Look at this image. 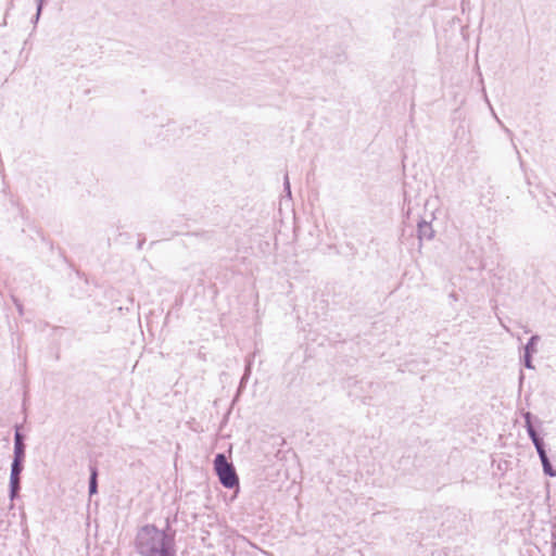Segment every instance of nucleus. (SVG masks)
Listing matches in <instances>:
<instances>
[{
	"instance_id": "obj_33",
	"label": "nucleus",
	"mask_w": 556,
	"mask_h": 556,
	"mask_svg": "<svg viewBox=\"0 0 556 556\" xmlns=\"http://www.w3.org/2000/svg\"><path fill=\"white\" fill-rule=\"evenodd\" d=\"M553 556H555V555H553Z\"/></svg>"
},
{
	"instance_id": "obj_31",
	"label": "nucleus",
	"mask_w": 556,
	"mask_h": 556,
	"mask_svg": "<svg viewBox=\"0 0 556 556\" xmlns=\"http://www.w3.org/2000/svg\"><path fill=\"white\" fill-rule=\"evenodd\" d=\"M519 379H520V380H521V379H523V374H522V371H520V377H519Z\"/></svg>"
},
{
	"instance_id": "obj_17",
	"label": "nucleus",
	"mask_w": 556,
	"mask_h": 556,
	"mask_svg": "<svg viewBox=\"0 0 556 556\" xmlns=\"http://www.w3.org/2000/svg\"><path fill=\"white\" fill-rule=\"evenodd\" d=\"M533 355L532 353H529V352H523L521 358H520V362L521 364L528 368V369H534V365H533Z\"/></svg>"
},
{
	"instance_id": "obj_11",
	"label": "nucleus",
	"mask_w": 556,
	"mask_h": 556,
	"mask_svg": "<svg viewBox=\"0 0 556 556\" xmlns=\"http://www.w3.org/2000/svg\"><path fill=\"white\" fill-rule=\"evenodd\" d=\"M186 236L189 238H199V239L207 242V241L213 240L215 232L213 230H203V231L188 232Z\"/></svg>"
},
{
	"instance_id": "obj_25",
	"label": "nucleus",
	"mask_w": 556,
	"mask_h": 556,
	"mask_svg": "<svg viewBox=\"0 0 556 556\" xmlns=\"http://www.w3.org/2000/svg\"><path fill=\"white\" fill-rule=\"evenodd\" d=\"M60 255L63 257L64 262L70 265V267H74L73 263L64 255L62 249H60Z\"/></svg>"
},
{
	"instance_id": "obj_16",
	"label": "nucleus",
	"mask_w": 556,
	"mask_h": 556,
	"mask_svg": "<svg viewBox=\"0 0 556 556\" xmlns=\"http://www.w3.org/2000/svg\"><path fill=\"white\" fill-rule=\"evenodd\" d=\"M26 447L27 446H13L12 459L25 462L26 460Z\"/></svg>"
},
{
	"instance_id": "obj_23",
	"label": "nucleus",
	"mask_w": 556,
	"mask_h": 556,
	"mask_svg": "<svg viewBox=\"0 0 556 556\" xmlns=\"http://www.w3.org/2000/svg\"><path fill=\"white\" fill-rule=\"evenodd\" d=\"M14 304H15L20 315H23V304L17 299H14Z\"/></svg>"
},
{
	"instance_id": "obj_27",
	"label": "nucleus",
	"mask_w": 556,
	"mask_h": 556,
	"mask_svg": "<svg viewBox=\"0 0 556 556\" xmlns=\"http://www.w3.org/2000/svg\"><path fill=\"white\" fill-rule=\"evenodd\" d=\"M144 242H146V237L140 238V239L138 240V243H137V249H138V250H141V249H142V247H143V244H144Z\"/></svg>"
},
{
	"instance_id": "obj_14",
	"label": "nucleus",
	"mask_w": 556,
	"mask_h": 556,
	"mask_svg": "<svg viewBox=\"0 0 556 556\" xmlns=\"http://www.w3.org/2000/svg\"><path fill=\"white\" fill-rule=\"evenodd\" d=\"M327 56L330 60H332V62L334 64H341L346 60V54L340 47H338L333 53L331 52V54H329Z\"/></svg>"
},
{
	"instance_id": "obj_12",
	"label": "nucleus",
	"mask_w": 556,
	"mask_h": 556,
	"mask_svg": "<svg viewBox=\"0 0 556 556\" xmlns=\"http://www.w3.org/2000/svg\"><path fill=\"white\" fill-rule=\"evenodd\" d=\"M540 462H541L543 472L545 476L551 477V478L556 477V468L553 466L549 457L541 459Z\"/></svg>"
},
{
	"instance_id": "obj_24",
	"label": "nucleus",
	"mask_w": 556,
	"mask_h": 556,
	"mask_svg": "<svg viewBox=\"0 0 556 556\" xmlns=\"http://www.w3.org/2000/svg\"><path fill=\"white\" fill-rule=\"evenodd\" d=\"M75 273H76V275H77V277H78V278H80V279H84V280H85V283H86V285L88 283V279H87L86 275H85L83 271H80V270H78V269H75Z\"/></svg>"
},
{
	"instance_id": "obj_28",
	"label": "nucleus",
	"mask_w": 556,
	"mask_h": 556,
	"mask_svg": "<svg viewBox=\"0 0 556 556\" xmlns=\"http://www.w3.org/2000/svg\"><path fill=\"white\" fill-rule=\"evenodd\" d=\"M48 3V0H36V7H42L45 8Z\"/></svg>"
},
{
	"instance_id": "obj_20",
	"label": "nucleus",
	"mask_w": 556,
	"mask_h": 556,
	"mask_svg": "<svg viewBox=\"0 0 556 556\" xmlns=\"http://www.w3.org/2000/svg\"><path fill=\"white\" fill-rule=\"evenodd\" d=\"M546 446H547L546 443H544V444L535 447V451L538 453L540 460L548 457Z\"/></svg>"
},
{
	"instance_id": "obj_13",
	"label": "nucleus",
	"mask_w": 556,
	"mask_h": 556,
	"mask_svg": "<svg viewBox=\"0 0 556 556\" xmlns=\"http://www.w3.org/2000/svg\"><path fill=\"white\" fill-rule=\"evenodd\" d=\"M25 462L12 459L10 466V476L21 477L24 470Z\"/></svg>"
},
{
	"instance_id": "obj_32",
	"label": "nucleus",
	"mask_w": 556,
	"mask_h": 556,
	"mask_svg": "<svg viewBox=\"0 0 556 556\" xmlns=\"http://www.w3.org/2000/svg\"><path fill=\"white\" fill-rule=\"evenodd\" d=\"M553 544V547L555 548L556 547V540L552 542Z\"/></svg>"
},
{
	"instance_id": "obj_4",
	"label": "nucleus",
	"mask_w": 556,
	"mask_h": 556,
	"mask_svg": "<svg viewBox=\"0 0 556 556\" xmlns=\"http://www.w3.org/2000/svg\"><path fill=\"white\" fill-rule=\"evenodd\" d=\"M417 239L419 241V247H421L422 242L430 241L434 238L435 230L432 227L431 222H427L424 218H420L417 223Z\"/></svg>"
},
{
	"instance_id": "obj_5",
	"label": "nucleus",
	"mask_w": 556,
	"mask_h": 556,
	"mask_svg": "<svg viewBox=\"0 0 556 556\" xmlns=\"http://www.w3.org/2000/svg\"><path fill=\"white\" fill-rule=\"evenodd\" d=\"M88 495L92 497L99 493V468L97 462L89 463Z\"/></svg>"
},
{
	"instance_id": "obj_9",
	"label": "nucleus",
	"mask_w": 556,
	"mask_h": 556,
	"mask_svg": "<svg viewBox=\"0 0 556 556\" xmlns=\"http://www.w3.org/2000/svg\"><path fill=\"white\" fill-rule=\"evenodd\" d=\"M250 375H251V368L249 365L245 366L244 368V372L239 381V384H238V388H237V392L233 396V400H232V403L237 402L241 395V393L244 391L245 387H247V383H248V380L250 378Z\"/></svg>"
},
{
	"instance_id": "obj_6",
	"label": "nucleus",
	"mask_w": 556,
	"mask_h": 556,
	"mask_svg": "<svg viewBox=\"0 0 556 556\" xmlns=\"http://www.w3.org/2000/svg\"><path fill=\"white\" fill-rule=\"evenodd\" d=\"M520 415L525 421L526 431L533 428H541L543 426L542 420L530 410L522 409Z\"/></svg>"
},
{
	"instance_id": "obj_2",
	"label": "nucleus",
	"mask_w": 556,
	"mask_h": 556,
	"mask_svg": "<svg viewBox=\"0 0 556 556\" xmlns=\"http://www.w3.org/2000/svg\"><path fill=\"white\" fill-rule=\"evenodd\" d=\"M213 469L218 478L219 483L228 490H239L240 480L236 468L231 462L228 460L224 453H217L213 460Z\"/></svg>"
},
{
	"instance_id": "obj_30",
	"label": "nucleus",
	"mask_w": 556,
	"mask_h": 556,
	"mask_svg": "<svg viewBox=\"0 0 556 556\" xmlns=\"http://www.w3.org/2000/svg\"><path fill=\"white\" fill-rule=\"evenodd\" d=\"M122 238H123V239H128V238H129V235H128L127 232H125V233L119 232V233H118V236H117V239H116V240L122 239Z\"/></svg>"
},
{
	"instance_id": "obj_15",
	"label": "nucleus",
	"mask_w": 556,
	"mask_h": 556,
	"mask_svg": "<svg viewBox=\"0 0 556 556\" xmlns=\"http://www.w3.org/2000/svg\"><path fill=\"white\" fill-rule=\"evenodd\" d=\"M177 521V515H175L173 518L167 517L165 519V526L161 530L165 531L167 534L173 535L174 539H176L177 531L173 528V522Z\"/></svg>"
},
{
	"instance_id": "obj_22",
	"label": "nucleus",
	"mask_w": 556,
	"mask_h": 556,
	"mask_svg": "<svg viewBox=\"0 0 556 556\" xmlns=\"http://www.w3.org/2000/svg\"><path fill=\"white\" fill-rule=\"evenodd\" d=\"M43 9L45 8H42V7H40V8L36 7V13L31 17V23L34 24V27H36L37 23L39 22Z\"/></svg>"
},
{
	"instance_id": "obj_29",
	"label": "nucleus",
	"mask_w": 556,
	"mask_h": 556,
	"mask_svg": "<svg viewBox=\"0 0 556 556\" xmlns=\"http://www.w3.org/2000/svg\"><path fill=\"white\" fill-rule=\"evenodd\" d=\"M122 238H123V239H128V238H129V235H128L127 232H125V233L119 232V233H118V236H117V239H116V240L122 239Z\"/></svg>"
},
{
	"instance_id": "obj_3",
	"label": "nucleus",
	"mask_w": 556,
	"mask_h": 556,
	"mask_svg": "<svg viewBox=\"0 0 556 556\" xmlns=\"http://www.w3.org/2000/svg\"><path fill=\"white\" fill-rule=\"evenodd\" d=\"M529 193L536 200L538 206L543 211L547 212L548 207L556 208V193L548 194L545 189H542L540 186L535 187V190L530 189Z\"/></svg>"
},
{
	"instance_id": "obj_1",
	"label": "nucleus",
	"mask_w": 556,
	"mask_h": 556,
	"mask_svg": "<svg viewBox=\"0 0 556 556\" xmlns=\"http://www.w3.org/2000/svg\"><path fill=\"white\" fill-rule=\"evenodd\" d=\"M134 545L140 556H177L176 539L154 523L137 529Z\"/></svg>"
},
{
	"instance_id": "obj_10",
	"label": "nucleus",
	"mask_w": 556,
	"mask_h": 556,
	"mask_svg": "<svg viewBox=\"0 0 556 556\" xmlns=\"http://www.w3.org/2000/svg\"><path fill=\"white\" fill-rule=\"evenodd\" d=\"M539 334H532L529 339L526 345L523 346V352H529L532 354H535L538 352V343L540 341Z\"/></svg>"
},
{
	"instance_id": "obj_26",
	"label": "nucleus",
	"mask_w": 556,
	"mask_h": 556,
	"mask_svg": "<svg viewBox=\"0 0 556 556\" xmlns=\"http://www.w3.org/2000/svg\"><path fill=\"white\" fill-rule=\"evenodd\" d=\"M23 425H24V421H23L22 424H15V425L13 426L14 433H16V431H17V432H23Z\"/></svg>"
},
{
	"instance_id": "obj_18",
	"label": "nucleus",
	"mask_w": 556,
	"mask_h": 556,
	"mask_svg": "<svg viewBox=\"0 0 556 556\" xmlns=\"http://www.w3.org/2000/svg\"><path fill=\"white\" fill-rule=\"evenodd\" d=\"M26 435L23 432L14 433V446H27L26 443Z\"/></svg>"
},
{
	"instance_id": "obj_19",
	"label": "nucleus",
	"mask_w": 556,
	"mask_h": 556,
	"mask_svg": "<svg viewBox=\"0 0 556 556\" xmlns=\"http://www.w3.org/2000/svg\"><path fill=\"white\" fill-rule=\"evenodd\" d=\"M283 192L286 197L291 198V185L288 173L283 176Z\"/></svg>"
},
{
	"instance_id": "obj_8",
	"label": "nucleus",
	"mask_w": 556,
	"mask_h": 556,
	"mask_svg": "<svg viewBox=\"0 0 556 556\" xmlns=\"http://www.w3.org/2000/svg\"><path fill=\"white\" fill-rule=\"evenodd\" d=\"M527 434H528L529 439L531 440L532 444L534 445V447L540 446L545 443L542 427L529 429V430H527Z\"/></svg>"
},
{
	"instance_id": "obj_7",
	"label": "nucleus",
	"mask_w": 556,
	"mask_h": 556,
	"mask_svg": "<svg viewBox=\"0 0 556 556\" xmlns=\"http://www.w3.org/2000/svg\"><path fill=\"white\" fill-rule=\"evenodd\" d=\"M22 490L21 477L10 476L9 478V498L11 502L20 497Z\"/></svg>"
},
{
	"instance_id": "obj_21",
	"label": "nucleus",
	"mask_w": 556,
	"mask_h": 556,
	"mask_svg": "<svg viewBox=\"0 0 556 556\" xmlns=\"http://www.w3.org/2000/svg\"><path fill=\"white\" fill-rule=\"evenodd\" d=\"M27 391L24 392L23 402H22V413L24 415L23 421L26 422L27 420Z\"/></svg>"
}]
</instances>
